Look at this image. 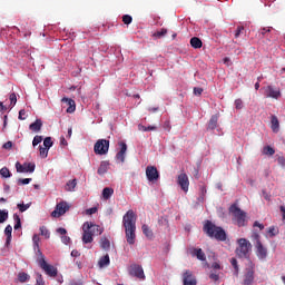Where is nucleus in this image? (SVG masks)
Instances as JSON below:
<instances>
[{
	"instance_id": "obj_1",
	"label": "nucleus",
	"mask_w": 285,
	"mask_h": 285,
	"mask_svg": "<svg viewBox=\"0 0 285 285\" xmlns=\"http://www.w3.org/2000/svg\"><path fill=\"white\" fill-rule=\"evenodd\" d=\"M122 226L125 228V235L127 243L132 246L137 239V215L132 209H129L122 217Z\"/></svg>"
},
{
	"instance_id": "obj_2",
	"label": "nucleus",
	"mask_w": 285,
	"mask_h": 285,
	"mask_svg": "<svg viewBox=\"0 0 285 285\" xmlns=\"http://www.w3.org/2000/svg\"><path fill=\"white\" fill-rule=\"evenodd\" d=\"M82 244H92V242H95V235H101L104 229H101L99 225L86 222L82 225Z\"/></svg>"
},
{
	"instance_id": "obj_3",
	"label": "nucleus",
	"mask_w": 285,
	"mask_h": 285,
	"mask_svg": "<svg viewBox=\"0 0 285 285\" xmlns=\"http://www.w3.org/2000/svg\"><path fill=\"white\" fill-rule=\"evenodd\" d=\"M203 230L208 237H213L214 239H217V242H226V230L213 224L210 220H206Z\"/></svg>"
},
{
	"instance_id": "obj_4",
	"label": "nucleus",
	"mask_w": 285,
	"mask_h": 285,
	"mask_svg": "<svg viewBox=\"0 0 285 285\" xmlns=\"http://www.w3.org/2000/svg\"><path fill=\"white\" fill-rule=\"evenodd\" d=\"M236 255L240 259H248L250 257V252L253 250V245L246 238H239L237 240Z\"/></svg>"
},
{
	"instance_id": "obj_5",
	"label": "nucleus",
	"mask_w": 285,
	"mask_h": 285,
	"mask_svg": "<svg viewBox=\"0 0 285 285\" xmlns=\"http://www.w3.org/2000/svg\"><path fill=\"white\" fill-rule=\"evenodd\" d=\"M229 213L233 215V222H235L239 228L246 226V212L242 210L237 205H232Z\"/></svg>"
},
{
	"instance_id": "obj_6",
	"label": "nucleus",
	"mask_w": 285,
	"mask_h": 285,
	"mask_svg": "<svg viewBox=\"0 0 285 285\" xmlns=\"http://www.w3.org/2000/svg\"><path fill=\"white\" fill-rule=\"evenodd\" d=\"M38 266L48 275L49 277H57L59 271L53 265L48 264L46 262V257L42 255L37 259Z\"/></svg>"
},
{
	"instance_id": "obj_7",
	"label": "nucleus",
	"mask_w": 285,
	"mask_h": 285,
	"mask_svg": "<svg viewBox=\"0 0 285 285\" xmlns=\"http://www.w3.org/2000/svg\"><path fill=\"white\" fill-rule=\"evenodd\" d=\"M110 148V140L99 139L94 146V153L96 155H108Z\"/></svg>"
},
{
	"instance_id": "obj_8",
	"label": "nucleus",
	"mask_w": 285,
	"mask_h": 285,
	"mask_svg": "<svg viewBox=\"0 0 285 285\" xmlns=\"http://www.w3.org/2000/svg\"><path fill=\"white\" fill-rule=\"evenodd\" d=\"M128 273L131 277H137V279H140L144 282L146 279V274L144 273V267L139 264H131L129 266Z\"/></svg>"
},
{
	"instance_id": "obj_9",
	"label": "nucleus",
	"mask_w": 285,
	"mask_h": 285,
	"mask_svg": "<svg viewBox=\"0 0 285 285\" xmlns=\"http://www.w3.org/2000/svg\"><path fill=\"white\" fill-rule=\"evenodd\" d=\"M70 210V205L67 202H60L56 205L55 210L51 213V217H61Z\"/></svg>"
},
{
	"instance_id": "obj_10",
	"label": "nucleus",
	"mask_w": 285,
	"mask_h": 285,
	"mask_svg": "<svg viewBox=\"0 0 285 285\" xmlns=\"http://www.w3.org/2000/svg\"><path fill=\"white\" fill-rule=\"evenodd\" d=\"M177 184L180 186L184 193H188V188L190 186V180L188 179V175L186 173H181L177 177Z\"/></svg>"
},
{
	"instance_id": "obj_11",
	"label": "nucleus",
	"mask_w": 285,
	"mask_h": 285,
	"mask_svg": "<svg viewBox=\"0 0 285 285\" xmlns=\"http://www.w3.org/2000/svg\"><path fill=\"white\" fill-rule=\"evenodd\" d=\"M255 282V265H250L249 267L246 268V273L244 275V285H250Z\"/></svg>"
},
{
	"instance_id": "obj_12",
	"label": "nucleus",
	"mask_w": 285,
	"mask_h": 285,
	"mask_svg": "<svg viewBox=\"0 0 285 285\" xmlns=\"http://www.w3.org/2000/svg\"><path fill=\"white\" fill-rule=\"evenodd\" d=\"M183 285H197V277L191 271L186 269L183 274Z\"/></svg>"
},
{
	"instance_id": "obj_13",
	"label": "nucleus",
	"mask_w": 285,
	"mask_h": 285,
	"mask_svg": "<svg viewBox=\"0 0 285 285\" xmlns=\"http://www.w3.org/2000/svg\"><path fill=\"white\" fill-rule=\"evenodd\" d=\"M146 177L148 181H157V179H159V171L157 170V167L148 166L146 168Z\"/></svg>"
},
{
	"instance_id": "obj_14",
	"label": "nucleus",
	"mask_w": 285,
	"mask_h": 285,
	"mask_svg": "<svg viewBox=\"0 0 285 285\" xmlns=\"http://www.w3.org/2000/svg\"><path fill=\"white\" fill-rule=\"evenodd\" d=\"M256 248V257L261 259L262 262L266 261V257H268V248L264 246V244L258 243V245H255Z\"/></svg>"
},
{
	"instance_id": "obj_15",
	"label": "nucleus",
	"mask_w": 285,
	"mask_h": 285,
	"mask_svg": "<svg viewBox=\"0 0 285 285\" xmlns=\"http://www.w3.org/2000/svg\"><path fill=\"white\" fill-rule=\"evenodd\" d=\"M119 146H120V150L117 153L116 159L121 164H124V161H126V151L128 150V145H126V142L122 141V142H119Z\"/></svg>"
},
{
	"instance_id": "obj_16",
	"label": "nucleus",
	"mask_w": 285,
	"mask_h": 285,
	"mask_svg": "<svg viewBox=\"0 0 285 285\" xmlns=\"http://www.w3.org/2000/svg\"><path fill=\"white\" fill-rule=\"evenodd\" d=\"M265 95H266V97H269L272 99H279V97H282V92L279 90L273 88V86L266 87Z\"/></svg>"
},
{
	"instance_id": "obj_17",
	"label": "nucleus",
	"mask_w": 285,
	"mask_h": 285,
	"mask_svg": "<svg viewBox=\"0 0 285 285\" xmlns=\"http://www.w3.org/2000/svg\"><path fill=\"white\" fill-rule=\"evenodd\" d=\"M61 102L67 104V106H69L67 108V112L72 114V112H75V110H77V106L75 105V100L69 99V98H62Z\"/></svg>"
},
{
	"instance_id": "obj_18",
	"label": "nucleus",
	"mask_w": 285,
	"mask_h": 285,
	"mask_svg": "<svg viewBox=\"0 0 285 285\" xmlns=\"http://www.w3.org/2000/svg\"><path fill=\"white\" fill-rule=\"evenodd\" d=\"M39 235L35 234L32 237V243H33V250L39 255L40 257H43V253H41V248L39 247Z\"/></svg>"
},
{
	"instance_id": "obj_19",
	"label": "nucleus",
	"mask_w": 285,
	"mask_h": 285,
	"mask_svg": "<svg viewBox=\"0 0 285 285\" xmlns=\"http://www.w3.org/2000/svg\"><path fill=\"white\" fill-rule=\"evenodd\" d=\"M191 255L193 257H197L200 262H206V254L202 248H194Z\"/></svg>"
},
{
	"instance_id": "obj_20",
	"label": "nucleus",
	"mask_w": 285,
	"mask_h": 285,
	"mask_svg": "<svg viewBox=\"0 0 285 285\" xmlns=\"http://www.w3.org/2000/svg\"><path fill=\"white\" fill-rule=\"evenodd\" d=\"M43 126V121H41V119H37L35 122H32L29 126V129L32 130L33 132H39V130H41Z\"/></svg>"
},
{
	"instance_id": "obj_21",
	"label": "nucleus",
	"mask_w": 285,
	"mask_h": 285,
	"mask_svg": "<svg viewBox=\"0 0 285 285\" xmlns=\"http://www.w3.org/2000/svg\"><path fill=\"white\" fill-rule=\"evenodd\" d=\"M99 268H106V266H110V256L107 254L102 257H100L98 262Z\"/></svg>"
},
{
	"instance_id": "obj_22",
	"label": "nucleus",
	"mask_w": 285,
	"mask_h": 285,
	"mask_svg": "<svg viewBox=\"0 0 285 285\" xmlns=\"http://www.w3.org/2000/svg\"><path fill=\"white\" fill-rule=\"evenodd\" d=\"M142 234L147 237V239H153L155 237V234H153V229L146 224L141 226Z\"/></svg>"
},
{
	"instance_id": "obj_23",
	"label": "nucleus",
	"mask_w": 285,
	"mask_h": 285,
	"mask_svg": "<svg viewBox=\"0 0 285 285\" xmlns=\"http://www.w3.org/2000/svg\"><path fill=\"white\" fill-rule=\"evenodd\" d=\"M217 121H219V116L217 115L212 116L207 127L208 130H215V128H217Z\"/></svg>"
},
{
	"instance_id": "obj_24",
	"label": "nucleus",
	"mask_w": 285,
	"mask_h": 285,
	"mask_svg": "<svg viewBox=\"0 0 285 285\" xmlns=\"http://www.w3.org/2000/svg\"><path fill=\"white\" fill-rule=\"evenodd\" d=\"M100 248H102V250H110V239H108V237L102 236L100 238Z\"/></svg>"
},
{
	"instance_id": "obj_25",
	"label": "nucleus",
	"mask_w": 285,
	"mask_h": 285,
	"mask_svg": "<svg viewBox=\"0 0 285 285\" xmlns=\"http://www.w3.org/2000/svg\"><path fill=\"white\" fill-rule=\"evenodd\" d=\"M112 195H115V189H112L110 187H106L102 189L104 199H110V197H112Z\"/></svg>"
},
{
	"instance_id": "obj_26",
	"label": "nucleus",
	"mask_w": 285,
	"mask_h": 285,
	"mask_svg": "<svg viewBox=\"0 0 285 285\" xmlns=\"http://www.w3.org/2000/svg\"><path fill=\"white\" fill-rule=\"evenodd\" d=\"M271 124L272 130L274 132H277V130H279V119H277V116H272Z\"/></svg>"
},
{
	"instance_id": "obj_27",
	"label": "nucleus",
	"mask_w": 285,
	"mask_h": 285,
	"mask_svg": "<svg viewBox=\"0 0 285 285\" xmlns=\"http://www.w3.org/2000/svg\"><path fill=\"white\" fill-rule=\"evenodd\" d=\"M168 35V29L163 28L159 31H156L153 33L154 39H161Z\"/></svg>"
},
{
	"instance_id": "obj_28",
	"label": "nucleus",
	"mask_w": 285,
	"mask_h": 285,
	"mask_svg": "<svg viewBox=\"0 0 285 285\" xmlns=\"http://www.w3.org/2000/svg\"><path fill=\"white\" fill-rule=\"evenodd\" d=\"M190 46L191 48L199 49L203 46L202 39L194 37L190 39Z\"/></svg>"
},
{
	"instance_id": "obj_29",
	"label": "nucleus",
	"mask_w": 285,
	"mask_h": 285,
	"mask_svg": "<svg viewBox=\"0 0 285 285\" xmlns=\"http://www.w3.org/2000/svg\"><path fill=\"white\" fill-rule=\"evenodd\" d=\"M77 188V179H71L66 184L65 189L69 193H72Z\"/></svg>"
},
{
	"instance_id": "obj_30",
	"label": "nucleus",
	"mask_w": 285,
	"mask_h": 285,
	"mask_svg": "<svg viewBox=\"0 0 285 285\" xmlns=\"http://www.w3.org/2000/svg\"><path fill=\"white\" fill-rule=\"evenodd\" d=\"M250 239L256 243L255 246H259V244H262V236H259V233L256 230L252 232Z\"/></svg>"
},
{
	"instance_id": "obj_31",
	"label": "nucleus",
	"mask_w": 285,
	"mask_h": 285,
	"mask_svg": "<svg viewBox=\"0 0 285 285\" xmlns=\"http://www.w3.org/2000/svg\"><path fill=\"white\" fill-rule=\"evenodd\" d=\"M28 279H30V275H28V273L20 272L18 274V281L20 282V284H26V282H28Z\"/></svg>"
},
{
	"instance_id": "obj_32",
	"label": "nucleus",
	"mask_w": 285,
	"mask_h": 285,
	"mask_svg": "<svg viewBox=\"0 0 285 285\" xmlns=\"http://www.w3.org/2000/svg\"><path fill=\"white\" fill-rule=\"evenodd\" d=\"M108 173V163L102 161L98 168V175H106Z\"/></svg>"
},
{
	"instance_id": "obj_33",
	"label": "nucleus",
	"mask_w": 285,
	"mask_h": 285,
	"mask_svg": "<svg viewBox=\"0 0 285 285\" xmlns=\"http://www.w3.org/2000/svg\"><path fill=\"white\" fill-rule=\"evenodd\" d=\"M23 166H24V173H35V168H37L35 163H23Z\"/></svg>"
},
{
	"instance_id": "obj_34",
	"label": "nucleus",
	"mask_w": 285,
	"mask_h": 285,
	"mask_svg": "<svg viewBox=\"0 0 285 285\" xmlns=\"http://www.w3.org/2000/svg\"><path fill=\"white\" fill-rule=\"evenodd\" d=\"M263 155H267L268 157H273V155H275V149L271 146H265L263 148Z\"/></svg>"
},
{
	"instance_id": "obj_35",
	"label": "nucleus",
	"mask_w": 285,
	"mask_h": 285,
	"mask_svg": "<svg viewBox=\"0 0 285 285\" xmlns=\"http://www.w3.org/2000/svg\"><path fill=\"white\" fill-rule=\"evenodd\" d=\"M267 233H268L269 237H275V236L279 235V228H277L275 226H271L267 229Z\"/></svg>"
},
{
	"instance_id": "obj_36",
	"label": "nucleus",
	"mask_w": 285,
	"mask_h": 285,
	"mask_svg": "<svg viewBox=\"0 0 285 285\" xmlns=\"http://www.w3.org/2000/svg\"><path fill=\"white\" fill-rule=\"evenodd\" d=\"M1 177H4V179H8L9 177H12V174L10 173V169L8 167H3L0 169Z\"/></svg>"
},
{
	"instance_id": "obj_37",
	"label": "nucleus",
	"mask_w": 285,
	"mask_h": 285,
	"mask_svg": "<svg viewBox=\"0 0 285 285\" xmlns=\"http://www.w3.org/2000/svg\"><path fill=\"white\" fill-rule=\"evenodd\" d=\"M230 264H232L233 268L235 269L234 275H236V277H237V275H239V265L237 264V258H232Z\"/></svg>"
},
{
	"instance_id": "obj_38",
	"label": "nucleus",
	"mask_w": 285,
	"mask_h": 285,
	"mask_svg": "<svg viewBox=\"0 0 285 285\" xmlns=\"http://www.w3.org/2000/svg\"><path fill=\"white\" fill-rule=\"evenodd\" d=\"M13 220L16 222L14 230H19L21 228V217L18 214H13Z\"/></svg>"
},
{
	"instance_id": "obj_39",
	"label": "nucleus",
	"mask_w": 285,
	"mask_h": 285,
	"mask_svg": "<svg viewBox=\"0 0 285 285\" xmlns=\"http://www.w3.org/2000/svg\"><path fill=\"white\" fill-rule=\"evenodd\" d=\"M40 235H42V237H45L46 239H50V232L46 226L40 227Z\"/></svg>"
},
{
	"instance_id": "obj_40",
	"label": "nucleus",
	"mask_w": 285,
	"mask_h": 285,
	"mask_svg": "<svg viewBox=\"0 0 285 285\" xmlns=\"http://www.w3.org/2000/svg\"><path fill=\"white\" fill-rule=\"evenodd\" d=\"M52 138L51 137H47L43 140V146L45 148H47L48 150H50V148H52Z\"/></svg>"
},
{
	"instance_id": "obj_41",
	"label": "nucleus",
	"mask_w": 285,
	"mask_h": 285,
	"mask_svg": "<svg viewBox=\"0 0 285 285\" xmlns=\"http://www.w3.org/2000/svg\"><path fill=\"white\" fill-rule=\"evenodd\" d=\"M122 23H125V26H130V23H132V16L130 14L122 16Z\"/></svg>"
},
{
	"instance_id": "obj_42",
	"label": "nucleus",
	"mask_w": 285,
	"mask_h": 285,
	"mask_svg": "<svg viewBox=\"0 0 285 285\" xmlns=\"http://www.w3.org/2000/svg\"><path fill=\"white\" fill-rule=\"evenodd\" d=\"M9 100L11 104V108H14L17 106V94L12 92L9 95Z\"/></svg>"
},
{
	"instance_id": "obj_43",
	"label": "nucleus",
	"mask_w": 285,
	"mask_h": 285,
	"mask_svg": "<svg viewBox=\"0 0 285 285\" xmlns=\"http://www.w3.org/2000/svg\"><path fill=\"white\" fill-rule=\"evenodd\" d=\"M32 181V178H19L18 179V186H26Z\"/></svg>"
},
{
	"instance_id": "obj_44",
	"label": "nucleus",
	"mask_w": 285,
	"mask_h": 285,
	"mask_svg": "<svg viewBox=\"0 0 285 285\" xmlns=\"http://www.w3.org/2000/svg\"><path fill=\"white\" fill-rule=\"evenodd\" d=\"M17 208L21 212V213H26V210H28V208H30V204H18Z\"/></svg>"
},
{
	"instance_id": "obj_45",
	"label": "nucleus",
	"mask_w": 285,
	"mask_h": 285,
	"mask_svg": "<svg viewBox=\"0 0 285 285\" xmlns=\"http://www.w3.org/2000/svg\"><path fill=\"white\" fill-rule=\"evenodd\" d=\"M8 219V212L0 209V224H3Z\"/></svg>"
},
{
	"instance_id": "obj_46",
	"label": "nucleus",
	"mask_w": 285,
	"mask_h": 285,
	"mask_svg": "<svg viewBox=\"0 0 285 285\" xmlns=\"http://www.w3.org/2000/svg\"><path fill=\"white\" fill-rule=\"evenodd\" d=\"M39 153H40V157H42V159H46V157H48V148L40 146Z\"/></svg>"
},
{
	"instance_id": "obj_47",
	"label": "nucleus",
	"mask_w": 285,
	"mask_h": 285,
	"mask_svg": "<svg viewBox=\"0 0 285 285\" xmlns=\"http://www.w3.org/2000/svg\"><path fill=\"white\" fill-rule=\"evenodd\" d=\"M43 141V137L42 136H35L33 140H32V146H39V144H41Z\"/></svg>"
},
{
	"instance_id": "obj_48",
	"label": "nucleus",
	"mask_w": 285,
	"mask_h": 285,
	"mask_svg": "<svg viewBox=\"0 0 285 285\" xmlns=\"http://www.w3.org/2000/svg\"><path fill=\"white\" fill-rule=\"evenodd\" d=\"M234 106L236 110H242V108H244V101L242 99H236Z\"/></svg>"
},
{
	"instance_id": "obj_49",
	"label": "nucleus",
	"mask_w": 285,
	"mask_h": 285,
	"mask_svg": "<svg viewBox=\"0 0 285 285\" xmlns=\"http://www.w3.org/2000/svg\"><path fill=\"white\" fill-rule=\"evenodd\" d=\"M242 32H244V26H238L235 31V39H239Z\"/></svg>"
},
{
	"instance_id": "obj_50",
	"label": "nucleus",
	"mask_w": 285,
	"mask_h": 285,
	"mask_svg": "<svg viewBox=\"0 0 285 285\" xmlns=\"http://www.w3.org/2000/svg\"><path fill=\"white\" fill-rule=\"evenodd\" d=\"M16 169H17V173H26V168H24V165L21 163H16Z\"/></svg>"
},
{
	"instance_id": "obj_51",
	"label": "nucleus",
	"mask_w": 285,
	"mask_h": 285,
	"mask_svg": "<svg viewBox=\"0 0 285 285\" xmlns=\"http://www.w3.org/2000/svg\"><path fill=\"white\" fill-rule=\"evenodd\" d=\"M209 279H212L213 282H219V274L210 273Z\"/></svg>"
},
{
	"instance_id": "obj_52",
	"label": "nucleus",
	"mask_w": 285,
	"mask_h": 285,
	"mask_svg": "<svg viewBox=\"0 0 285 285\" xmlns=\"http://www.w3.org/2000/svg\"><path fill=\"white\" fill-rule=\"evenodd\" d=\"M202 92H204L203 88H199V87L194 88V95H196V97H200Z\"/></svg>"
},
{
	"instance_id": "obj_53",
	"label": "nucleus",
	"mask_w": 285,
	"mask_h": 285,
	"mask_svg": "<svg viewBox=\"0 0 285 285\" xmlns=\"http://www.w3.org/2000/svg\"><path fill=\"white\" fill-rule=\"evenodd\" d=\"M4 235H7V236H12V226H11V225H8V226L4 228Z\"/></svg>"
},
{
	"instance_id": "obj_54",
	"label": "nucleus",
	"mask_w": 285,
	"mask_h": 285,
	"mask_svg": "<svg viewBox=\"0 0 285 285\" xmlns=\"http://www.w3.org/2000/svg\"><path fill=\"white\" fill-rule=\"evenodd\" d=\"M61 242L62 244L68 245L70 244V237L65 234V236H61Z\"/></svg>"
},
{
	"instance_id": "obj_55",
	"label": "nucleus",
	"mask_w": 285,
	"mask_h": 285,
	"mask_svg": "<svg viewBox=\"0 0 285 285\" xmlns=\"http://www.w3.org/2000/svg\"><path fill=\"white\" fill-rule=\"evenodd\" d=\"M262 194L264 199H266V202H271V194H268L266 189H263Z\"/></svg>"
},
{
	"instance_id": "obj_56",
	"label": "nucleus",
	"mask_w": 285,
	"mask_h": 285,
	"mask_svg": "<svg viewBox=\"0 0 285 285\" xmlns=\"http://www.w3.org/2000/svg\"><path fill=\"white\" fill-rule=\"evenodd\" d=\"M36 285H46V283L43 282V276H41V274L38 275Z\"/></svg>"
},
{
	"instance_id": "obj_57",
	"label": "nucleus",
	"mask_w": 285,
	"mask_h": 285,
	"mask_svg": "<svg viewBox=\"0 0 285 285\" xmlns=\"http://www.w3.org/2000/svg\"><path fill=\"white\" fill-rule=\"evenodd\" d=\"M271 30H273V27H268V28H263L261 29V35L262 37H264L266 35V32H271Z\"/></svg>"
},
{
	"instance_id": "obj_58",
	"label": "nucleus",
	"mask_w": 285,
	"mask_h": 285,
	"mask_svg": "<svg viewBox=\"0 0 285 285\" xmlns=\"http://www.w3.org/2000/svg\"><path fill=\"white\" fill-rule=\"evenodd\" d=\"M57 233H58L59 235H62V237H63L65 235H67L68 230H66V228H63V227H59V228L57 229Z\"/></svg>"
},
{
	"instance_id": "obj_59",
	"label": "nucleus",
	"mask_w": 285,
	"mask_h": 285,
	"mask_svg": "<svg viewBox=\"0 0 285 285\" xmlns=\"http://www.w3.org/2000/svg\"><path fill=\"white\" fill-rule=\"evenodd\" d=\"M95 213H97V207H91V208L86 210L87 215H95Z\"/></svg>"
},
{
	"instance_id": "obj_60",
	"label": "nucleus",
	"mask_w": 285,
	"mask_h": 285,
	"mask_svg": "<svg viewBox=\"0 0 285 285\" xmlns=\"http://www.w3.org/2000/svg\"><path fill=\"white\" fill-rule=\"evenodd\" d=\"M254 228H259V230H264V224H261L259 222L254 223Z\"/></svg>"
},
{
	"instance_id": "obj_61",
	"label": "nucleus",
	"mask_w": 285,
	"mask_h": 285,
	"mask_svg": "<svg viewBox=\"0 0 285 285\" xmlns=\"http://www.w3.org/2000/svg\"><path fill=\"white\" fill-rule=\"evenodd\" d=\"M2 148H4V150H10V148H12V141H7Z\"/></svg>"
},
{
	"instance_id": "obj_62",
	"label": "nucleus",
	"mask_w": 285,
	"mask_h": 285,
	"mask_svg": "<svg viewBox=\"0 0 285 285\" xmlns=\"http://www.w3.org/2000/svg\"><path fill=\"white\" fill-rule=\"evenodd\" d=\"M80 255H81V253H79V250H77V249H73L71 252V257H79Z\"/></svg>"
},
{
	"instance_id": "obj_63",
	"label": "nucleus",
	"mask_w": 285,
	"mask_h": 285,
	"mask_svg": "<svg viewBox=\"0 0 285 285\" xmlns=\"http://www.w3.org/2000/svg\"><path fill=\"white\" fill-rule=\"evenodd\" d=\"M277 161H278L279 166H285V158L284 157H278Z\"/></svg>"
},
{
	"instance_id": "obj_64",
	"label": "nucleus",
	"mask_w": 285,
	"mask_h": 285,
	"mask_svg": "<svg viewBox=\"0 0 285 285\" xmlns=\"http://www.w3.org/2000/svg\"><path fill=\"white\" fill-rule=\"evenodd\" d=\"M281 213L283 214V222H285V206H281Z\"/></svg>"
}]
</instances>
